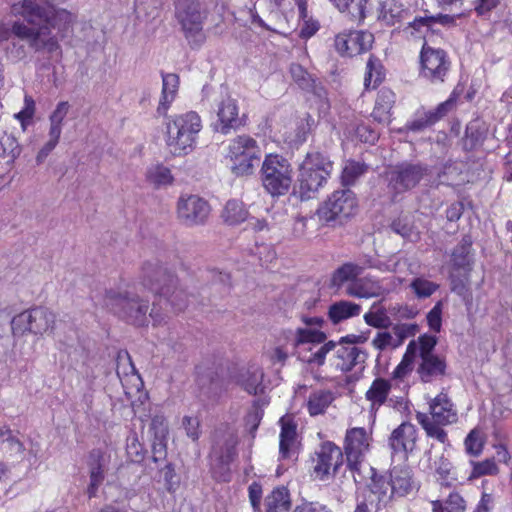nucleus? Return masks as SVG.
Returning a JSON list of instances; mask_svg holds the SVG:
<instances>
[{
  "instance_id": "nucleus-3",
  "label": "nucleus",
  "mask_w": 512,
  "mask_h": 512,
  "mask_svg": "<svg viewBox=\"0 0 512 512\" xmlns=\"http://www.w3.org/2000/svg\"><path fill=\"white\" fill-rule=\"evenodd\" d=\"M371 483L367 494V500L375 512L385 508L394 495L403 497L414 488L412 471L408 467H394L390 472V479L377 476L375 471L370 474Z\"/></svg>"
},
{
  "instance_id": "nucleus-24",
  "label": "nucleus",
  "mask_w": 512,
  "mask_h": 512,
  "mask_svg": "<svg viewBox=\"0 0 512 512\" xmlns=\"http://www.w3.org/2000/svg\"><path fill=\"white\" fill-rule=\"evenodd\" d=\"M420 359L417 373L423 382L429 383L445 375L447 365L444 358L436 354H426Z\"/></svg>"
},
{
  "instance_id": "nucleus-47",
  "label": "nucleus",
  "mask_w": 512,
  "mask_h": 512,
  "mask_svg": "<svg viewBox=\"0 0 512 512\" xmlns=\"http://www.w3.org/2000/svg\"><path fill=\"white\" fill-rule=\"evenodd\" d=\"M417 352V344L411 341L406 349L402 361L393 370V378L400 379L405 377L412 370V363Z\"/></svg>"
},
{
  "instance_id": "nucleus-15",
  "label": "nucleus",
  "mask_w": 512,
  "mask_h": 512,
  "mask_svg": "<svg viewBox=\"0 0 512 512\" xmlns=\"http://www.w3.org/2000/svg\"><path fill=\"white\" fill-rule=\"evenodd\" d=\"M450 68L446 52L424 44L420 52V74L432 83L444 81Z\"/></svg>"
},
{
  "instance_id": "nucleus-17",
  "label": "nucleus",
  "mask_w": 512,
  "mask_h": 512,
  "mask_svg": "<svg viewBox=\"0 0 512 512\" xmlns=\"http://www.w3.org/2000/svg\"><path fill=\"white\" fill-rule=\"evenodd\" d=\"M331 353L330 365L341 372H349L353 369L362 370L367 359L366 352L352 343L334 342Z\"/></svg>"
},
{
  "instance_id": "nucleus-42",
  "label": "nucleus",
  "mask_w": 512,
  "mask_h": 512,
  "mask_svg": "<svg viewBox=\"0 0 512 512\" xmlns=\"http://www.w3.org/2000/svg\"><path fill=\"white\" fill-rule=\"evenodd\" d=\"M432 512H465L466 501L458 492H451L447 499L431 501Z\"/></svg>"
},
{
  "instance_id": "nucleus-10",
  "label": "nucleus",
  "mask_w": 512,
  "mask_h": 512,
  "mask_svg": "<svg viewBox=\"0 0 512 512\" xmlns=\"http://www.w3.org/2000/svg\"><path fill=\"white\" fill-rule=\"evenodd\" d=\"M175 17L191 45L203 43V23L207 17L206 10L199 0H175Z\"/></svg>"
},
{
  "instance_id": "nucleus-64",
  "label": "nucleus",
  "mask_w": 512,
  "mask_h": 512,
  "mask_svg": "<svg viewBox=\"0 0 512 512\" xmlns=\"http://www.w3.org/2000/svg\"><path fill=\"white\" fill-rule=\"evenodd\" d=\"M70 105L67 101L59 102L55 108V110L52 112V114L49 117L50 123H55L58 125L63 124V120L65 119L68 111H69Z\"/></svg>"
},
{
  "instance_id": "nucleus-21",
  "label": "nucleus",
  "mask_w": 512,
  "mask_h": 512,
  "mask_svg": "<svg viewBox=\"0 0 512 512\" xmlns=\"http://www.w3.org/2000/svg\"><path fill=\"white\" fill-rule=\"evenodd\" d=\"M111 452L93 450L89 456L90 484L87 489L89 497L96 496L99 486L104 481L105 471L109 468Z\"/></svg>"
},
{
  "instance_id": "nucleus-38",
  "label": "nucleus",
  "mask_w": 512,
  "mask_h": 512,
  "mask_svg": "<svg viewBox=\"0 0 512 512\" xmlns=\"http://www.w3.org/2000/svg\"><path fill=\"white\" fill-rule=\"evenodd\" d=\"M390 228L394 233L408 241L417 242L420 239V231L415 226L412 216L404 215L398 217L392 221Z\"/></svg>"
},
{
  "instance_id": "nucleus-2",
  "label": "nucleus",
  "mask_w": 512,
  "mask_h": 512,
  "mask_svg": "<svg viewBox=\"0 0 512 512\" xmlns=\"http://www.w3.org/2000/svg\"><path fill=\"white\" fill-rule=\"evenodd\" d=\"M11 14L23 17L25 22L12 24L14 35L27 41L35 51L46 50L48 53L61 52L58 40L51 36L56 29L62 36L75 21V16L67 10H56L41 0H23L11 6Z\"/></svg>"
},
{
  "instance_id": "nucleus-27",
  "label": "nucleus",
  "mask_w": 512,
  "mask_h": 512,
  "mask_svg": "<svg viewBox=\"0 0 512 512\" xmlns=\"http://www.w3.org/2000/svg\"><path fill=\"white\" fill-rule=\"evenodd\" d=\"M425 456L429 462L428 468L434 471L437 482L441 486L449 487L453 481L456 480L452 471V463L443 454L432 457V452L429 450Z\"/></svg>"
},
{
  "instance_id": "nucleus-11",
  "label": "nucleus",
  "mask_w": 512,
  "mask_h": 512,
  "mask_svg": "<svg viewBox=\"0 0 512 512\" xmlns=\"http://www.w3.org/2000/svg\"><path fill=\"white\" fill-rule=\"evenodd\" d=\"M371 436L363 427H354L346 431L344 451L348 466L352 471L361 475L367 472L369 475L374 469L365 462V457L370 449Z\"/></svg>"
},
{
  "instance_id": "nucleus-4",
  "label": "nucleus",
  "mask_w": 512,
  "mask_h": 512,
  "mask_svg": "<svg viewBox=\"0 0 512 512\" xmlns=\"http://www.w3.org/2000/svg\"><path fill=\"white\" fill-rule=\"evenodd\" d=\"M165 141L174 155H187L196 143L202 129L200 116L193 111L175 115L165 123Z\"/></svg>"
},
{
  "instance_id": "nucleus-13",
  "label": "nucleus",
  "mask_w": 512,
  "mask_h": 512,
  "mask_svg": "<svg viewBox=\"0 0 512 512\" xmlns=\"http://www.w3.org/2000/svg\"><path fill=\"white\" fill-rule=\"evenodd\" d=\"M237 435L232 431H224L216 435L211 450L212 469L215 477L228 481V466L236 456Z\"/></svg>"
},
{
  "instance_id": "nucleus-39",
  "label": "nucleus",
  "mask_w": 512,
  "mask_h": 512,
  "mask_svg": "<svg viewBox=\"0 0 512 512\" xmlns=\"http://www.w3.org/2000/svg\"><path fill=\"white\" fill-rule=\"evenodd\" d=\"M451 262L454 270H462L465 273L471 270V242L463 239L453 250Z\"/></svg>"
},
{
  "instance_id": "nucleus-12",
  "label": "nucleus",
  "mask_w": 512,
  "mask_h": 512,
  "mask_svg": "<svg viewBox=\"0 0 512 512\" xmlns=\"http://www.w3.org/2000/svg\"><path fill=\"white\" fill-rule=\"evenodd\" d=\"M310 462L311 475L317 480L325 481L337 473L343 463V453L337 445L327 441L315 450Z\"/></svg>"
},
{
  "instance_id": "nucleus-22",
  "label": "nucleus",
  "mask_w": 512,
  "mask_h": 512,
  "mask_svg": "<svg viewBox=\"0 0 512 512\" xmlns=\"http://www.w3.org/2000/svg\"><path fill=\"white\" fill-rule=\"evenodd\" d=\"M389 291V289L382 286L379 280L370 277L357 278L356 281L346 285L345 289L348 296L363 299L380 297L389 293Z\"/></svg>"
},
{
  "instance_id": "nucleus-33",
  "label": "nucleus",
  "mask_w": 512,
  "mask_h": 512,
  "mask_svg": "<svg viewBox=\"0 0 512 512\" xmlns=\"http://www.w3.org/2000/svg\"><path fill=\"white\" fill-rule=\"evenodd\" d=\"M263 377L264 373L258 366H250L245 371L241 372L238 377V383L249 394H258L263 391Z\"/></svg>"
},
{
  "instance_id": "nucleus-55",
  "label": "nucleus",
  "mask_w": 512,
  "mask_h": 512,
  "mask_svg": "<svg viewBox=\"0 0 512 512\" xmlns=\"http://www.w3.org/2000/svg\"><path fill=\"white\" fill-rule=\"evenodd\" d=\"M20 153L16 139L11 135H4L0 138V156L14 160Z\"/></svg>"
},
{
  "instance_id": "nucleus-43",
  "label": "nucleus",
  "mask_w": 512,
  "mask_h": 512,
  "mask_svg": "<svg viewBox=\"0 0 512 512\" xmlns=\"http://www.w3.org/2000/svg\"><path fill=\"white\" fill-rule=\"evenodd\" d=\"M363 318L367 325L374 328H386L390 325L387 310L380 302H374Z\"/></svg>"
},
{
  "instance_id": "nucleus-23",
  "label": "nucleus",
  "mask_w": 512,
  "mask_h": 512,
  "mask_svg": "<svg viewBox=\"0 0 512 512\" xmlns=\"http://www.w3.org/2000/svg\"><path fill=\"white\" fill-rule=\"evenodd\" d=\"M374 267L372 259L363 262L353 263L347 262L337 268L331 276V286L341 288L345 284L356 281L358 276L363 273L366 268Z\"/></svg>"
},
{
  "instance_id": "nucleus-14",
  "label": "nucleus",
  "mask_w": 512,
  "mask_h": 512,
  "mask_svg": "<svg viewBox=\"0 0 512 512\" xmlns=\"http://www.w3.org/2000/svg\"><path fill=\"white\" fill-rule=\"evenodd\" d=\"M357 209L355 194L349 189L334 191L318 209L320 219L330 222L354 215Z\"/></svg>"
},
{
  "instance_id": "nucleus-5",
  "label": "nucleus",
  "mask_w": 512,
  "mask_h": 512,
  "mask_svg": "<svg viewBox=\"0 0 512 512\" xmlns=\"http://www.w3.org/2000/svg\"><path fill=\"white\" fill-rule=\"evenodd\" d=\"M333 162L318 152L306 154L298 168L297 183L301 199H311L322 189L333 172Z\"/></svg>"
},
{
  "instance_id": "nucleus-37",
  "label": "nucleus",
  "mask_w": 512,
  "mask_h": 512,
  "mask_svg": "<svg viewBox=\"0 0 512 512\" xmlns=\"http://www.w3.org/2000/svg\"><path fill=\"white\" fill-rule=\"evenodd\" d=\"M266 512H289L290 494L287 488H275L265 499Z\"/></svg>"
},
{
  "instance_id": "nucleus-28",
  "label": "nucleus",
  "mask_w": 512,
  "mask_h": 512,
  "mask_svg": "<svg viewBox=\"0 0 512 512\" xmlns=\"http://www.w3.org/2000/svg\"><path fill=\"white\" fill-rule=\"evenodd\" d=\"M395 101V93L388 88H382L375 100V106L371 114L373 119L378 123L388 124L391 120V110Z\"/></svg>"
},
{
  "instance_id": "nucleus-56",
  "label": "nucleus",
  "mask_w": 512,
  "mask_h": 512,
  "mask_svg": "<svg viewBox=\"0 0 512 512\" xmlns=\"http://www.w3.org/2000/svg\"><path fill=\"white\" fill-rule=\"evenodd\" d=\"M466 451L474 456H478L483 449V440L478 430H472L465 439Z\"/></svg>"
},
{
  "instance_id": "nucleus-7",
  "label": "nucleus",
  "mask_w": 512,
  "mask_h": 512,
  "mask_svg": "<svg viewBox=\"0 0 512 512\" xmlns=\"http://www.w3.org/2000/svg\"><path fill=\"white\" fill-rule=\"evenodd\" d=\"M61 321L56 319V315L45 307H35L23 311L13 317L11 321L12 332L14 335L22 336L26 333L34 335H53V337L62 341L59 332Z\"/></svg>"
},
{
  "instance_id": "nucleus-61",
  "label": "nucleus",
  "mask_w": 512,
  "mask_h": 512,
  "mask_svg": "<svg viewBox=\"0 0 512 512\" xmlns=\"http://www.w3.org/2000/svg\"><path fill=\"white\" fill-rule=\"evenodd\" d=\"M293 512H333L326 505L318 501H303L296 505Z\"/></svg>"
},
{
  "instance_id": "nucleus-20",
  "label": "nucleus",
  "mask_w": 512,
  "mask_h": 512,
  "mask_svg": "<svg viewBox=\"0 0 512 512\" xmlns=\"http://www.w3.org/2000/svg\"><path fill=\"white\" fill-rule=\"evenodd\" d=\"M417 429L409 423L403 422L394 429L389 438V445L394 454L399 455L402 459H407L416 447Z\"/></svg>"
},
{
  "instance_id": "nucleus-25",
  "label": "nucleus",
  "mask_w": 512,
  "mask_h": 512,
  "mask_svg": "<svg viewBox=\"0 0 512 512\" xmlns=\"http://www.w3.org/2000/svg\"><path fill=\"white\" fill-rule=\"evenodd\" d=\"M392 389L391 381L382 377L375 378L365 392V399L369 402L371 412H377L384 405Z\"/></svg>"
},
{
  "instance_id": "nucleus-19",
  "label": "nucleus",
  "mask_w": 512,
  "mask_h": 512,
  "mask_svg": "<svg viewBox=\"0 0 512 512\" xmlns=\"http://www.w3.org/2000/svg\"><path fill=\"white\" fill-rule=\"evenodd\" d=\"M373 35L364 31H345L335 37V48L342 54L354 56L370 49Z\"/></svg>"
},
{
  "instance_id": "nucleus-46",
  "label": "nucleus",
  "mask_w": 512,
  "mask_h": 512,
  "mask_svg": "<svg viewBox=\"0 0 512 512\" xmlns=\"http://www.w3.org/2000/svg\"><path fill=\"white\" fill-rule=\"evenodd\" d=\"M382 79V65L378 59L371 56L366 65V73L364 78L365 88H376V86L381 83Z\"/></svg>"
},
{
  "instance_id": "nucleus-35",
  "label": "nucleus",
  "mask_w": 512,
  "mask_h": 512,
  "mask_svg": "<svg viewBox=\"0 0 512 512\" xmlns=\"http://www.w3.org/2000/svg\"><path fill=\"white\" fill-rule=\"evenodd\" d=\"M249 212L244 203L237 199L228 200L222 210L221 218L228 225H239L248 219Z\"/></svg>"
},
{
  "instance_id": "nucleus-58",
  "label": "nucleus",
  "mask_w": 512,
  "mask_h": 512,
  "mask_svg": "<svg viewBox=\"0 0 512 512\" xmlns=\"http://www.w3.org/2000/svg\"><path fill=\"white\" fill-rule=\"evenodd\" d=\"M442 302L439 301L427 314V322L434 332H440L442 324Z\"/></svg>"
},
{
  "instance_id": "nucleus-60",
  "label": "nucleus",
  "mask_w": 512,
  "mask_h": 512,
  "mask_svg": "<svg viewBox=\"0 0 512 512\" xmlns=\"http://www.w3.org/2000/svg\"><path fill=\"white\" fill-rule=\"evenodd\" d=\"M348 132L350 134L353 132L357 138L366 143H374L378 139L377 133L364 124H358Z\"/></svg>"
},
{
  "instance_id": "nucleus-48",
  "label": "nucleus",
  "mask_w": 512,
  "mask_h": 512,
  "mask_svg": "<svg viewBox=\"0 0 512 512\" xmlns=\"http://www.w3.org/2000/svg\"><path fill=\"white\" fill-rule=\"evenodd\" d=\"M116 373L121 380L122 377L128 376L136 377L137 380L140 379L139 375L136 373L131 357L126 351H120L117 355Z\"/></svg>"
},
{
  "instance_id": "nucleus-57",
  "label": "nucleus",
  "mask_w": 512,
  "mask_h": 512,
  "mask_svg": "<svg viewBox=\"0 0 512 512\" xmlns=\"http://www.w3.org/2000/svg\"><path fill=\"white\" fill-rule=\"evenodd\" d=\"M182 427L185 429L186 435L196 441L200 437V420L196 416H184L182 419Z\"/></svg>"
},
{
  "instance_id": "nucleus-6",
  "label": "nucleus",
  "mask_w": 512,
  "mask_h": 512,
  "mask_svg": "<svg viewBox=\"0 0 512 512\" xmlns=\"http://www.w3.org/2000/svg\"><path fill=\"white\" fill-rule=\"evenodd\" d=\"M429 411L430 415L418 412L416 420L428 437L435 438L444 444L448 441V436L441 426L457 422V410L447 394L441 392L430 401Z\"/></svg>"
},
{
  "instance_id": "nucleus-63",
  "label": "nucleus",
  "mask_w": 512,
  "mask_h": 512,
  "mask_svg": "<svg viewBox=\"0 0 512 512\" xmlns=\"http://www.w3.org/2000/svg\"><path fill=\"white\" fill-rule=\"evenodd\" d=\"M436 122V117L431 116L429 112H425L422 116H419L417 119L411 121L407 127L412 131H420L424 128L432 125Z\"/></svg>"
},
{
  "instance_id": "nucleus-50",
  "label": "nucleus",
  "mask_w": 512,
  "mask_h": 512,
  "mask_svg": "<svg viewBox=\"0 0 512 512\" xmlns=\"http://www.w3.org/2000/svg\"><path fill=\"white\" fill-rule=\"evenodd\" d=\"M432 18L429 16L415 18L406 27L405 32L415 38H424L427 32L432 27Z\"/></svg>"
},
{
  "instance_id": "nucleus-40",
  "label": "nucleus",
  "mask_w": 512,
  "mask_h": 512,
  "mask_svg": "<svg viewBox=\"0 0 512 512\" xmlns=\"http://www.w3.org/2000/svg\"><path fill=\"white\" fill-rule=\"evenodd\" d=\"M146 180L154 188L159 189L171 185L174 177L168 167L162 164H154L147 168Z\"/></svg>"
},
{
  "instance_id": "nucleus-44",
  "label": "nucleus",
  "mask_w": 512,
  "mask_h": 512,
  "mask_svg": "<svg viewBox=\"0 0 512 512\" xmlns=\"http://www.w3.org/2000/svg\"><path fill=\"white\" fill-rule=\"evenodd\" d=\"M408 13V9H406L402 3L395 0H387L382 6L383 18L391 25L405 19Z\"/></svg>"
},
{
  "instance_id": "nucleus-8",
  "label": "nucleus",
  "mask_w": 512,
  "mask_h": 512,
  "mask_svg": "<svg viewBox=\"0 0 512 512\" xmlns=\"http://www.w3.org/2000/svg\"><path fill=\"white\" fill-rule=\"evenodd\" d=\"M261 182L265 191L273 197L286 195L292 185L293 168L288 159L280 154H267L261 169Z\"/></svg>"
},
{
  "instance_id": "nucleus-45",
  "label": "nucleus",
  "mask_w": 512,
  "mask_h": 512,
  "mask_svg": "<svg viewBox=\"0 0 512 512\" xmlns=\"http://www.w3.org/2000/svg\"><path fill=\"white\" fill-rule=\"evenodd\" d=\"M366 171L367 166L364 163L349 160L342 169L341 182L345 186L353 185Z\"/></svg>"
},
{
  "instance_id": "nucleus-51",
  "label": "nucleus",
  "mask_w": 512,
  "mask_h": 512,
  "mask_svg": "<svg viewBox=\"0 0 512 512\" xmlns=\"http://www.w3.org/2000/svg\"><path fill=\"white\" fill-rule=\"evenodd\" d=\"M3 444V451L7 459L18 460L23 457L25 447L23 443L13 435L5 438Z\"/></svg>"
},
{
  "instance_id": "nucleus-16",
  "label": "nucleus",
  "mask_w": 512,
  "mask_h": 512,
  "mask_svg": "<svg viewBox=\"0 0 512 512\" xmlns=\"http://www.w3.org/2000/svg\"><path fill=\"white\" fill-rule=\"evenodd\" d=\"M210 211L209 203L198 195H181L177 201V217L187 227L205 224Z\"/></svg>"
},
{
  "instance_id": "nucleus-30",
  "label": "nucleus",
  "mask_w": 512,
  "mask_h": 512,
  "mask_svg": "<svg viewBox=\"0 0 512 512\" xmlns=\"http://www.w3.org/2000/svg\"><path fill=\"white\" fill-rule=\"evenodd\" d=\"M362 310L361 305L348 301H336L329 306L328 318L333 324H339L342 321L360 315Z\"/></svg>"
},
{
  "instance_id": "nucleus-34",
  "label": "nucleus",
  "mask_w": 512,
  "mask_h": 512,
  "mask_svg": "<svg viewBox=\"0 0 512 512\" xmlns=\"http://www.w3.org/2000/svg\"><path fill=\"white\" fill-rule=\"evenodd\" d=\"M150 430L154 434L155 442L153 443V451L155 455L162 457L165 455V441L168 436V423L162 415H156L152 418ZM157 460V456H155Z\"/></svg>"
},
{
  "instance_id": "nucleus-9",
  "label": "nucleus",
  "mask_w": 512,
  "mask_h": 512,
  "mask_svg": "<svg viewBox=\"0 0 512 512\" xmlns=\"http://www.w3.org/2000/svg\"><path fill=\"white\" fill-rule=\"evenodd\" d=\"M261 149L257 141L248 136L240 135L232 139L227 147L226 159L230 169L236 176L253 174L255 163L260 160Z\"/></svg>"
},
{
  "instance_id": "nucleus-32",
  "label": "nucleus",
  "mask_w": 512,
  "mask_h": 512,
  "mask_svg": "<svg viewBox=\"0 0 512 512\" xmlns=\"http://www.w3.org/2000/svg\"><path fill=\"white\" fill-rule=\"evenodd\" d=\"M334 341H328L317 347L309 346L298 349L299 358L310 365L322 366L325 363L326 357L333 349Z\"/></svg>"
},
{
  "instance_id": "nucleus-52",
  "label": "nucleus",
  "mask_w": 512,
  "mask_h": 512,
  "mask_svg": "<svg viewBox=\"0 0 512 512\" xmlns=\"http://www.w3.org/2000/svg\"><path fill=\"white\" fill-rule=\"evenodd\" d=\"M371 344L376 350L379 351H384L387 349L393 350L399 347L392 330L377 332L372 339Z\"/></svg>"
},
{
  "instance_id": "nucleus-49",
  "label": "nucleus",
  "mask_w": 512,
  "mask_h": 512,
  "mask_svg": "<svg viewBox=\"0 0 512 512\" xmlns=\"http://www.w3.org/2000/svg\"><path fill=\"white\" fill-rule=\"evenodd\" d=\"M410 287L418 298H428L439 288V285L423 277H417L411 282Z\"/></svg>"
},
{
  "instance_id": "nucleus-29",
  "label": "nucleus",
  "mask_w": 512,
  "mask_h": 512,
  "mask_svg": "<svg viewBox=\"0 0 512 512\" xmlns=\"http://www.w3.org/2000/svg\"><path fill=\"white\" fill-rule=\"evenodd\" d=\"M281 432L279 453L283 459L291 458L294 454L296 442V425L289 418L282 417L280 419Z\"/></svg>"
},
{
  "instance_id": "nucleus-18",
  "label": "nucleus",
  "mask_w": 512,
  "mask_h": 512,
  "mask_svg": "<svg viewBox=\"0 0 512 512\" xmlns=\"http://www.w3.org/2000/svg\"><path fill=\"white\" fill-rule=\"evenodd\" d=\"M427 169L418 164H401L388 173L389 186L395 192H405L414 188L424 177Z\"/></svg>"
},
{
  "instance_id": "nucleus-41",
  "label": "nucleus",
  "mask_w": 512,
  "mask_h": 512,
  "mask_svg": "<svg viewBox=\"0 0 512 512\" xmlns=\"http://www.w3.org/2000/svg\"><path fill=\"white\" fill-rule=\"evenodd\" d=\"M334 401V394L330 390H317L310 394L307 409L311 416L323 414Z\"/></svg>"
},
{
  "instance_id": "nucleus-31",
  "label": "nucleus",
  "mask_w": 512,
  "mask_h": 512,
  "mask_svg": "<svg viewBox=\"0 0 512 512\" xmlns=\"http://www.w3.org/2000/svg\"><path fill=\"white\" fill-rule=\"evenodd\" d=\"M179 86V77L174 73L162 76V95L157 107L158 115L165 116L173 102Z\"/></svg>"
},
{
  "instance_id": "nucleus-36",
  "label": "nucleus",
  "mask_w": 512,
  "mask_h": 512,
  "mask_svg": "<svg viewBox=\"0 0 512 512\" xmlns=\"http://www.w3.org/2000/svg\"><path fill=\"white\" fill-rule=\"evenodd\" d=\"M326 334L317 328H298L295 332L294 345L300 349L309 346L317 347L326 343Z\"/></svg>"
},
{
  "instance_id": "nucleus-62",
  "label": "nucleus",
  "mask_w": 512,
  "mask_h": 512,
  "mask_svg": "<svg viewBox=\"0 0 512 512\" xmlns=\"http://www.w3.org/2000/svg\"><path fill=\"white\" fill-rule=\"evenodd\" d=\"M292 78L302 88L308 87L310 82V76L307 71L298 64H292L290 68Z\"/></svg>"
},
{
  "instance_id": "nucleus-1",
  "label": "nucleus",
  "mask_w": 512,
  "mask_h": 512,
  "mask_svg": "<svg viewBox=\"0 0 512 512\" xmlns=\"http://www.w3.org/2000/svg\"><path fill=\"white\" fill-rule=\"evenodd\" d=\"M141 289H146L156 296L165 298L175 311H182L187 306L188 295L178 287V279L155 258L143 263L139 280L133 284L131 289L107 290L104 304L114 314L132 325L146 326L149 317L153 320L154 325L161 324L165 320V315L156 311L155 304L148 315V300L138 294Z\"/></svg>"
},
{
  "instance_id": "nucleus-54",
  "label": "nucleus",
  "mask_w": 512,
  "mask_h": 512,
  "mask_svg": "<svg viewBox=\"0 0 512 512\" xmlns=\"http://www.w3.org/2000/svg\"><path fill=\"white\" fill-rule=\"evenodd\" d=\"M473 470L470 479L479 478L484 475H496L499 468L494 459H485L481 462H471Z\"/></svg>"
},
{
  "instance_id": "nucleus-53",
  "label": "nucleus",
  "mask_w": 512,
  "mask_h": 512,
  "mask_svg": "<svg viewBox=\"0 0 512 512\" xmlns=\"http://www.w3.org/2000/svg\"><path fill=\"white\" fill-rule=\"evenodd\" d=\"M395 340L400 347L404 341L410 337H414L419 331V327L414 323H399L392 327Z\"/></svg>"
},
{
  "instance_id": "nucleus-59",
  "label": "nucleus",
  "mask_w": 512,
  "mask_h": 512,
  "mask_svg": "<svg viewBox=\"0 0 512 512\" xmlns=\"http://www.w3.org/2000/svg\"><path fill=\"white\" fill-rule=\"evenodd\" d=\"M262 416V410L255 403L245 417L246 427L248 428L250 433L253 434L257 430L261 422Z\"/></svg>"
},
{
  "instance_id": "nucleus-26",
  "label": "nucleus",
  "mask_w": 512,
  "mask_h": 512,
  "mask_svg": "<svg viewBox=\"0 0 512 512\" xmlns=\"http://www.w3.org/2000/svg\"><path fill=\"white\" fill-rule=\"evenodd\" d=\"M217 116L220 122V132L227 134L231 128L240 124L236 100L225 96L218 105Z\"/></svg>"
}]
</instances>
